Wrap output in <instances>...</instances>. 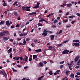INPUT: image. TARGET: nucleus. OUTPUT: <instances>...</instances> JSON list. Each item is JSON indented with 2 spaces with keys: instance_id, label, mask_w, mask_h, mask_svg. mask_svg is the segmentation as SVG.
Here are the masks:
<instances>
[{
  "instance_id": "23",
  "label": "nucleus",
  "mask_w": 80,
  "mask_h": 80,
  "mask_svg": "<svg viewBox=\"0 0 80 80\" xmlns=\"http://www.w3.org/2000/svg\"><path fill=\"white\" fill-rule=\"evenodd\" d=\"M43 77H44V76H42L38 78V80H42V78H43Z\"/></svg>"
},
{
  "instance_id": "54",
  "label": "nucleus",
  "mask_w": 80,
  "mask_h": 80,
  "mask_svg": "<svg viewBox=\"0 0 80 80\" xmlns=\"http://www.w3.org/2000/svg\"><path fill=\"white\" fill-rule=\"evenodd\" d=\"M62 10H60L59 11V13H62Z\"/></svg>"
},
{
  "instance_id": "44",
  "label": "nucleus",
  "mask_w": 80,
  "mask_h": 80,
  "mask_svg": "<svg viewBox=\"0 0 80 80\" xmlns=\"http://www.w3.org/2000/svg\"><path fill=\"white\" fill-rule=\"evenodd\" d=\"M17 40L18 41H19V40H21L22 39L21 38H18L17 39Z\"/></svg>"
},
{
  "instance_id": "60",
  "label": "nucleus",
  "mask_w": 80,
  "mask_h": 80,
  "mask_svg": "<svg viewBox=\"0 0 80 80\" xmlns=\"http://www.w3.org/2000/svg\"><path fill=\"white\" fill-rule=\"evenodd\" d=\"M50 16H51V14H49V15H48L47 16V17L48 18V17H50Z\"/></svg>"
},
{
  "instance_id": "45",
  "label": "nucleus",
  "mask_w": 80,
  "mask_h": 80,
  "mask_svg": "<svg viewBox=\"0 0 80 80\" xmlns=\"http://www.w3.org/2000/svg\"><path fill=\"white\" fill-rule=\"evenodd\" d=\"M37 41H38V39H35L34 40V42H35L36 43L37 42Z\"/></svg>"
},
{
  "instance_id": "9",
  "label": "nucleus",
  "mask_w": 80,
  "mask_h": 80,
  "mask_svg": "<svg viewBox=\"0 0 80 80\" xmlns=\"http://www.w3.org/2000/svg\"><path fill=\"white\" fill-rule=\"evenodd\" d=\"M37 12H32V13H29L28 14V15H35V14H36Z\"/></svg>"
},
{
  "instance_id": "2",
  "label": "nucleus",
  "mask_w": 80,
  "mask_h": 80,
  "mask_svg": "<svg viewBox=\"0 0 80 80\" xmlns=\"http://www.w3.org/2000/svg\"><path fill=\"white\" fill-rule=\"evenodd\" d=\"M8 32L7 31H5L1 32L0 33V36H4L5 35V34H8Z\"/></svg>"
},
{
  "instance_id": "62",
  "label": "nucleus",
  "mask_w": 80,
  "mask_h": 80,
  "mask_svg": "<svg viewBox=\"0 0 80 80\" xmlns=\"http://www.w3.org/2000/svg\"><path fill=\"white\" fill-rule=\"evenodd\" d=\"M66 28H69V27H70V26L67 25L66 26Z\"/></svg>"
},
{
  "instance_id": "39",
  "label": "nucleus",
  "mask_w": 80,
  "mask_h": 80,
  "mask_svg": "<svg viewBox=\"0 0 80 80\" xmlns=\"http://www.w3.org/2000/svg\"><path fill=\"white\" fill-rule=\"evenodd\" d=\"M19 36L20 37H23V34L22 33H21L20 35Z\"/></svg>"
},
{
  "instance_id": "18",
  "label": "nucleus",
  "mask_w": 80,
  "mask_h": 80,
  "mask_svg": "<svg viewBox=\"0 0 80 80\" xmlns=\"http://www.w3.org/2000/svg\"><path fill=\"white\" fill-rule=\"evenodd\" d=\"M23 43V44H22V45H26V43H27V42H26V41L25 40H24Z\"/></svg>"
},
{
  "instance_id": "40",
  "label": "nucleus",
  "mask_w": 80,
  "mask_h": 80,
  "mask_svg": "<svg viewBox=\"0 0 80 80\" xmlns=\"http://www.w3.org/2000/svg\"><path fill=\"white\" fill-rule=\"evenodd\" d=\"M7 5V4H6V3H4L3 4V6H4V7H6Z\"/></svg>"
},
{
  "instance_id": "16",
  "label": "nucleus",
  "mask_w": 80,
  "mask_h": 80,
  "mask_svg": "<svg viewBox=\"0 0 80 80\" xmlns=\"http://www.w3.org/2000/svg\"><path fill=\"white\" fill-rule=\"evenodd\" d=\"M42 35H44V37H45L47 35V32H43L42 33Z\"/></svg>"
},
{
  "instance_id": "17",
  "label": "nucleus",
  "mask_w": 80,
  "mask_h": 80,
  "mask_svg": "<svg viewBox=\"0 0 80 80\" xmlns=\"http://www.w3.org/2000/svg\"><path fill=\"white\" fill-rule=\"evenodd\" d=\"M73 42H76L78 43V42H79V41L78 40H73Z\"/></svg>"
},
{
  "instance_id": "57",
  "label": "nucleus",
  "mask_w": 80,
  "mask_h": 80,
  "mask_svg": "<svg viewBox=\"0 0 80 80\" xmlns=\"http://www.w3.org/2000/svg\"><path fill=\"white\" fill-rule=\"evenodd\" d=\"M49 74L50 75H53V72H52L51 71H50L49 72Z\"/></svg>"
},
{
  "instance_id": "43",
  "label": "nucleus",
  "mask_w": 80,
  "mask_h": 80,
  "mask_svg": "<svg viewBox=\"0 0 80 80\" xmlns=\"http://www.w3.org/2000/svg\"><path fill=\"white\" fill-rule=\"evenodd\" d=\"M75 77H77V78H80V76H78L77 75H76Z\"/></svg>"
},
{
  "instance_id": "36",
  "label": "nucleus",
  "mask_w": 80,
  "mask_h": 80,
  "mask_svg": "<svg viewBox=\"0 0 80 80\" xmlns=\"http://www.w3.org/2000/svg\"><path fill=\"white\" fill-rule=\"evenodd\" d=\"M75 22H76V21H72L71 22V23L72 24V25H73L74 23H75Z\"/></svg>"
},
{
  "instance_id": "61",
  "label": "nucleus",
  "mask_w": 80,
  "mask_h": 80,
  "mask_svg": "<svg viewBox=\"0 0 80 80\" xmlns=\"http://www.w3.org/2000/svg\"><path fill=\"white\" fill-rule=\"evenodd\" d=\"M62 30H60L59 32V34H60V33H62Z\"/></svg>"
},
{
  "instance_id": "63",
  "label": "nucleus",
  "mask_w": 80,
  "mask_h": 80,
  "mask_svg": "<svg viewBox=\"0 0 80 80\" xmlns=\"http://www.w3.org/2000/svg\"><path fill=\"white\" fill-rule=\"evenodd\" d=\"M11 28H14V25H12V26L11 27Z\"/></svg>"
},
{
  "instance_id": "64",
  "label": "nucleus",
  "mask_w": 80,
  "mask_h": 80,
  "mask_svg": "<svg viewBox=\"0 0 80 80\" xmlns=\"http://www.w3.org/2000/svg\"><path fill=\"white\" fill-rule=\"evenodd\" d=\"M63 67V65H61L60 66V68H62Z\"/></svg>"
},
{
  "instance_id": "35",
  "label": "nucleus",
  "mask_w": 80,
  "mask_h": 80,
  "mask_svg": "<svg viewBox=\"0 0 80 80\" xmlns=\"http://www.w3.org/2000/svg\"><path fill=\"white\" fill-rule=\"evenodd\" d=\"M30 40V39L29 38H27L26 39V41H27V42H28V41H29Z\"/></svg>"
},
{
  "instance_id": "7",
  "label": "nucleus",
  "mask_w": 80,
  "mask_h": 80,
  "mask_svg": "<svg viewBox=\"0 0 80 80\" xmlns=\"http://www.w3.org/2000/svg\"><path fill=\"white\" fill-rule=\"evenodd\" d=\"M72 45L73 47L74 46H76L77 47H78L79 46V43H74L72 44Z\"/></svg>"
},
{
  "instance_id": "32",
  "label": "nucleus",
  "mask_w": 80,
  "mask_h": 80,
  "mask_svg": "<svg viewBox=\"0 0 80 80\" xmlns=\"http://www.w3.org/2000/svg\"><path fill=\"white\" fill-rule=\"evenodd\" d=\"M68 40L64 41L63 42V43H67V42H68Z\"/></svg>"
},
{
  "instance_id": "6",
  "label": "nucleus",
  "mask_w": 80,
  "mask_h": 80,
  "mask_svg": "<svg viewBox=\"0 0 80 80\" xmlns=\"http://www.w3.org/2000/svg\"><path fill=\"white\" fill-rule=\"evenodd\" d=\"M25 58H23V61L27 62H28V57L27 56H25Z\"/></svg>"
},
{
  "instance_id": "53",
  "label": "nucleus",
  "mask_w": 80,
  "mask_h": 80,
  "mask_svg": "<svg viewBox=\"0 0 80 80\" xmlns=\"http://www.w3.org/2000/svg\"><path fill=\"white\" fill-rule=\"evenodd\" d=\"M48 32L49 33H52V31H48Z\"/></svg>"
},
{
  "instance_id": "3",
  "label": "nucleus",
  "mask_w": 80,
  "mask_h": 80,
  "mask_svg": "<svg viewBox=\"0 0 80 80\" xmlns=\"http://www.w3.org/2000/svg\"><path fill=\"white\" fill-rule=\"evenodd\" d=\"M40 3L39 2H37V5H36L35 6H34L33 7V8H39L40 7Z\"/></svg>"
},
{
  "instance_id": "58",
  "label": "nucleus",
  "mask_w": 80,
  "mask_h": 80,
  "mask_svg": "<svg viewBox=\"0 0 80 80\" xmlns=\"http://www.w3.org/2000/svg\"><path fill=\"white\" fill-rule=\"evenodd\" d=\"M52 28H55L56 27V26L54 25H53L52 26Z\"/></svg>"
},
{
  "instance_id": "50",
  "label": "nucleus",
  "mask_w": 80,
  "mask_h": 80,
  "mask_svg": "<svg viewBox=\"0 0 80 80\" xmlns=\"http://www.w3.org/2000/svg\"><path fill=\"white\" fill-rule=\"evenodd\" d=\"M33 20V18H32L31 19L29 20V22H32Z\"/></svg>"
},
{
  "instance_id": "8",
  "label": "nucleus",
  "mask_w": 80,
  "mask_h": 80,
  "mask_svg": "<svg viewBox=\"0 0 80 80\" xmlns=\"http://www.w3.org/2000/svg\"><path fill=\"white\" fill-rule=\"evenodd\" d=\"M3 38L4 40H8L9 39V37H3Z\"/></svg>"
},
{
  "instance_id": "34",
  "label": "nucleus",
  "mask_w": 80,
  "mask_h": 80,
  "mask_svg": "<svg viewBox=\"0 0 80 80\" xmlns=\"http://www.w3.org/2000/svg\"><path fill=\"white\" fill-rule=\"evenodd\" d=\"M17 3H18V2H17V1H16L14 2L13 4V5H16Z\"/></svg>"
},
{
  "instance_id": "33",
  "label": "nucleus",
  "mask_w": 80,
  "mask_h": 80,
  "mask_svg": "<svg viewBox=\"0 0 80 80\" xmlns=\"http://www.w3.org/2000/svg\"><path fill=\"white\" fill-rule=\"evenodd\" d=\"M63 21L65 23H67L68 22V20H63Z\"/></svg>"
},
{
  "instance_id": "10",
  "label": "nucleus",
  "mask_w": 80,
  "mask_h": 80,
  "mask_svg": "<svg viewBox=\"0 0 80 80\" xmlns=\"http://www.w3.org/2000/svg\"><path fill=\"white\" fill-rule=\"evenodd\" d=\"M70 77L72 78H74V74L73 73H72L71 75H70Z\"/></svg>"
},
{
  "instance_id": "51",
  "label": "nucleus",
  "mask_w": 80,
  "mask_h": 80,
  "mask_svg": "<svg viewBox=\"0 0 80 80\" xmlns=\"http://www.w3.org/2000/svg\"><path fill=\"white\" fill-rule=\"evenodd\" d=\"M62 45V44H58V47H61Z\"/></svg>"
},
{
  "instance_id": "30",
  "label": "nucleus",
  "mask_w": 80,
  "mask_h": 80,
  "mask_svg": "<svg viewBox=\"0 0 80 80\" xmlns=\"http://www.w3.org/2000/svg\"><path fill=\"white\" fill-rule=\"evenodd\" d=\"M5 21H1V22H0V25H2V24H3L4 23Z\"/></svg>"
},
{
  "instance_id": "37",
  "label": "nucleus",
  "mask_w": 80,
  "mask_h": 80,
  "mask_svg": "<svg viewBox=\"0 0 80 80\" xmlns=\"http://www.w3.org/2000/svg\"><path fill=\"white\" fill-rule=\"evenodd\" d=\"M19 59H20V57H18L16 58V60H19Z\"/></svg>"
},
{
  "instance_id": "20",
  "label": "nucleus",
  "mask_w": 80,
  "mask_h": 80,
  "mask_svg": "<svg viewBox=\"0 0 80 80\" xmlns=\"http://www.w3.org/2000/svg\"><path fill=\"white\" fill-rule=\"evenodd\" d=\"M6 24L7 25H8V26L10 25L9 21H6Z\"/></svg>"
},
{
  "instance_id": "47",
  "label": "nucleus",
  "mask_w": 80,
  "mask_h": 80,
  "mask_svg": "<svg viewBox=\"0 0 80 80\" xmlns=\"http://www.w3.org/2000/svg\"><path fill=\"white\" fill-rule=\"evenodd\" d=\"M76 74L78 75H80V72H78L76 73Z\"/></svg>"
},
{
  "instance_id": "26",
  "label": "nucleus",
  "mask_w": 80,
  "mask_h": 80,
  "mask_svg": "<svg viewBox=\"0 0 80 80\" xmlns=\"http://www.w3.org/2000/svg\"><path fill=\"white\" fill-rule=\"evenodd\" d=\"M75 17V16L74 15L71 16H69V18H73Z\"/></svg>"
},
{
  "instance_id": "52",
  "label": "nucleus",
  "mask_w": 80,
  "mask_h": 80,
  "mask_svg": "<svg viewBox=\"0 0 80 80\" xmlns=\"http://www.w3.org/2000/svg\"><path fill=\"white\" fill-rule=\"evenodd\" d=\"M32 60V58H29V62H30V61H31V60Z\"/></svg>"
},
{
  "instance_id": "31",
  "label": "nucleus",
  "mask_w": 80,
  "mask_h": 80,
  "mask_svg": "<svg viewBox=\"0 0 80 80\" xmlns=\"http://www.w3.org/2000/svg\"><path fill=\"white\" fill-rule=\"evenodd\" d=\"M9 57L11 58H12V53H11L10 54Z\"/></svg>"
},
{
  "instance_id": "38",
  "label": "nucleus",
  "mask_w": 80,
  "mask_h": 80,
  "mask_svg": "<svg viewBox=\"0 0 80 80\" xmlns=\"http://www.w3.org/2000/svg\"><path fill=\"white\" fill-rule=\"evenodd\" d=\"M27 35V32L24 33H23V35L24 36H25V35Z\"/></svg>"
},
{
  "instance_id": "42",
  "label": "nucleus",
  "mask_w": 80,
  "mask_h": 80,
  "mask_svg": "<svg viewBox=\"0 0 80 80\" xmlns=\"http://www.w3.org/2000/svg\"><path fill=\"white\" fill-rule=\"evenodd\" d=\"M4 73V72L3 71H1L0 72V74H2V73Z\"/></svg>"
},
{
  "instance_id": "5",
  "label": "nucleus",
  "mask_w": 80,
  "mask_h": 80,
  "mask_svg": "<svg viewBox=\"0 0 80 80\" xmlns=\"http://www.w3.org/2000/svg\"><path fill=\"white\" fill-rule=\"evenodd\" d=\"M79 59H80V56L78 55L75 58L74 62H77L78 61V60H79Z\"/></svg>"
},
{
  "instance_id": "1",
  "label": "nucleus",
  "mask_w": 80,
  "mask_h": 80,
  "mask_svg": "<svg viewBox=\"0 0 80 80\" xmlns=\"http://www.w3.org/2000/svg\"><path fill=\"white\" fill-rule=\"evenodd\" d=\"M30 8H31V6H29V7H28L27 6H26L25 7H24L23 6L22 8V10H25L26 11H30Z\"/></svg>"
},
{
  "instance_id": "48",
  "label": "nucleus",
  "mask_w": 80,
  "mask_h": 80,
  "mask_svg": "<svg viewBox=\"0 0 80 80\" xmlns=\"http://www.w3.org/2000/svg\"><path fill=\"white\" fill-rule=\"evenodd\" d=\"M71 67L72 66H70L69 67V68L71 70H72V68H71Z\"/></svg>"
},
{
  "instance_id": "59",
  "label": "nucleus",
  "mask_w": 80,
  "mask_h": 80,
  "mask_svg": "<svg viewBox=\"0 0 80 80\" xmlns=\"http://www.w3.org/2000/svg\"><path fill=\"white\" fill-rule=\"evenodd\" d=\"M12 70H13V72H17V70L14 69L13 68H12Z\"/></svg>"
},
{
  "instance_id": "49",
  "label": "nucleus",
  "mask_w": 80,
  "mask_h": 80,
  "mask_svg": "<svg viewBox=\"0 0 80 80\" xmlns=\"http://www.w3.org/2000/svg\"><path fill=\"white\" fill-rule=\"evenodd\" d=\"M80 68V66H76L75 67V68Z\"/></svg>"
},
{
  "instance_id": "12",
  "label": "nucleus",
  "mask_w": 80,
  "mask_h": 80,
  "mask_svg": "<svg viewBox=\"0 0 80 80\" xmlns=\"http://www.w3.org/2000/svg\"><path fill=\"white\" fill-rule=\"evenodd\" d=\"M33 59H36V58H37V57H38V55H33Z\"/></svg>"
},
{
  "instance_id": "29",
  "label": "nucleus",
  "mask_w": 80,
  "mask_h": 80,
  "mask_svg": "<svg viewBox=\"0 0 80 80\" xmlns=\"http://www.w3.org/2000/svg\"><path fill=\"white\" fill-rule=\"evenodd\" d=\"M13 14L17 16V14H18V13L17 12H13Z\"/></svg>"
},
{
  "instance_id": "46",
  "label": "nucleus",
  "mask_w": 80,
  "mask_h": 80,
  "mask_svg": "<svg viewBox=\"0 0 80 80\" xmlns=\"http://www.w3.org/2000/svg\"><path fill=\"white\" fill-rule=\"evenodd\" d=\"M76 15H78V17H80V14L79 13H77L76 14Z\"/></svg>"
},
{
  "instance_id": "24",
  "label": "nucleus",
  "mask_w": 80,
  "mask_h": 80,
  "mask_svg": "<svg viewBox=\"0 0 80 80\" xmlns=\"http://www.w3.org/2000/svg\"><path fill=\"white\" fill-rule=\"evenodd\" d=\"M43 32H45V33H48V29H44Z\"/></svg>"
},
{
  "instance_id": "27",
  "label": "nucleus",
  "mask_w": 80,
  "mask_h": 80,
  "mask_svg": "<svg viewBox=\"0 0 80 80\" xmlns=\"http://www.w3.org/2000/svg\"><path fill=\"white\" fill-rule=\"evenodd\" d=\"M48 48H49V50H52V46H50L48 47Z\"/></svg>"
},
{
  "instance_id": "21",
  "label": "nucleus",
  "mask_w": 80,
  "mask_h": 80,
  "mask_svg": "<svg viewBox=\"0 0 80 80\" xmlns=\"http://www.w3.org/2000/svg\"><path fill=\"white\" fill-rule=\"evenodd\" d=\"M50 37L51 39V40H53V39L54 38V36L53 35H51Z\"/></svg>"
},
{
  "instance_id": "4",
  "label": "nucleus",
  "mask_w": 80,
  "mask_h": 80,
  "mask_svg": "<svg viewBox=\"0 0 80 80\" xmlns=\"http://www.w3.org/2000/svg\"><path fill=\"white\" fill-rule=\"evenodd\" d=\"M68 52H69V51L67 50V49H66L63 51L62 52V53L63 55L65 54H68Z\"/></svg>"
},
{
  "instance_id": "28",
  "label": "nucleus",
  "mask_w": 80,
  "mask_h": 80,
  "mask_svg": "<svg viewBox=\"0 0 80 80\" xmlns=\"http://www.w3.org/2000/svg\"><path fill=\"white\" fill-rule=\"evenodd\" d=\"M58 22V21H57V20H55L54 21L53 23H54V24H55V23H57Z\"/></svg>"
},
{
  "instance_id": "25",
  "label": "nucleus",
  "mask_w": 80,
  "mask_h": 80,
  "mask_svg": "<svg viewBox=\"0 0 80 80\" xmlns=\"http://www.w3.org/2000/svg\"><path fill=\"white\" fill-rule=\"evenodd\" d=\"M3 75H4V77H7V74L5 73V72H4L3 73Z\"/></svg>"
},
{
  "instance_id": "13",
  "label": "nucleus",
  "mask_w": 80,
  "mask_h": 80,
  "mask_svg": "<svg viewBox=\"0 0 80 80\" xmlns=\"http://www.w3.org/2000/svg\"><path fill=\"white\" fill-rule=\"evenodd\" d=\"M41 50L42 49H39L35 50V51L36 52H40Z\"/></svg>"
},
{
  "instance_id": "11",
  "label": "nucleus",
  "mask_w": 80,
  "mask_h": 80,
  "mask_svg": "<svg viewBox=\"0 0 80 80\" xmlns=\"http://www.w3.org/2000/svg\"><path fill=\"white\" fill-rule=\"evenodd\" d=\"M71 72L70 71H66V74L67 76H68L69 75H70V73Z\"/></svg>"
},
{
  "instance_id": "55",
  "label": "nucleus",
  "mask_w": 80,
  "mask_h": 80,
  "mask_svg": "<svg viewBox=\"0 0 80 80\" xmlns=\"http://www.w3.org/2000/svg\"><path fill=\"white\" fill-rule=\"evenodd\" d=\"M47 62L46 61H43V63H44V64H47Z\"/></svg>"
},
{
  "instance_id": "15",
  "label": "nucleus",
  "mask_w": 80,
  "mask_h": 80,
  "mask_svg": "<svg viewBox=\"0 0 80 80\" xmlns=\"http://www.w3.org/2000/svg\"><path fill=\"white\" fill-rule=\"evenodd\" d=\"M67 5V7H70L72 6V5L71 3L68 4Z\"/></svg>"
},
{
  "instance_id": "14",
  "label": "nucleus",
  "mask_w": 80,
  "mask_h": 80,
  "mask_svg": "<svg viewBox=\"0 0 80 80\" xmlns=\"http://www.w3.org/2000/svg\"><path fill=\"white\" fill-rule=\"evenodd\" d=\"M12 48H10L8 50V53H11L12 51Z\"/></svg>"
},
{
  "instance_id": "22",
  "label": "nucleus",
  "mask_w": 80,
  "mask_h": 80,
  "mask_svg": "<svg viewBox=\"0 0 80 80\" xmlns=\"http://www.w3.org/2000/svg\"><path fill=\"white\" fill-rule=\"evenodd\" d=\"M38 25L39 26L42 27V26H43V24H42V23H40V22H39L38 23Z\"/></svg>"
},
{
  "instance_id": "19",
  "label": "nucleus",
  "mask_w": 80,
  "mask_h": 80,
  "mask_svg": "<svg viewBox=\"0 0 80 80\" xmlns=\"http://www.w3.org/2000/svg\"><path fill=\"white\" fill-rule=\"evenodd\" d=\"M39 64L40 66H41V67H43V63L40 62Z\"/></svg>"
},
{
  "instance_id": "41",
  "label": "nucleus",
  "mask_w": 80,
  "mask_h": 80,
  "mask_svg": "<svg viewBox=\"0 0 80 80\" xmlns=\"http://www.w3.org/2000/svg\"><path fill=\"white\" fill-rule=\"evenodd\" d=\"M19 58H20V60H23V57H19Z\"/></svg>"
},
{
  "instance_id": "56",
  "label": "nucleus",
  "mask_w": 80,
  "mask_h": 80,
  "mask_svg": "<svg viewBox=\"0 0 80 80\" xmlns=\"http://www.w3.org/2000/svg\"><path fill=\"white\" fill-rule=\"evenodd\" d=\"M64 63V61H63L62 62H60L59 63L60 64H63Z\"/></svg>"
}]
</instances>
